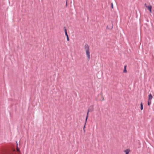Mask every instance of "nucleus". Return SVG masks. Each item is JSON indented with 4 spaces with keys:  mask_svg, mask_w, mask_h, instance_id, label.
I'll list each match as a JSON object with an SVG mask.
<instances>
[{
    "mask_svg": "<svg viewBox=\"0 0 154 154\" xmlns=\"http://www.w3.org/2000/svg\"><path fill=\"white\" fill-rule=\"evenodd\" d=\"M151 104V100H149L148 102V106H149Z\"/></svg>",
    "mask_w": 154,
    "mask_h": 154,
    "instance_id": "6e6552de",
    "label": "nucleus"
},
{
    "mask_svg": "<svg viewBox=\"0 0 154 154\" xmlns=\"http://www.w3.org/2000/svg\"><path fill=\"white\" fill-rule=\"evenodd\" d=\"M126 67H127V66L126 65H125L124 66V71H123V72H124V73H126L127 72V70H126Z\"/></svg>",
    "mask_w": 154,
    "mask_h": 154,
    "instance_id": "423d86ee",
    "label": "nucleus"
},
{
    "mask_svg": "<svg viewBox=\"0 0 154 154\" xmlns=\"http://www.w3.org/2000/svg\"><path fill=\"white\" fill-rule=\"evenodd\" d=\"M104 100V99H103H103H102V100Z\"/></svg>",
    "mask_w": 154,
    "mask_h": 154,
    "instance_id": "f3484780",
    "label": "nucleus"
},
{
    "mask_svg": "<svg viewBox=\"0 0 154 154\" xmlns=\"http://www.w3.org/2000/svg\"><path fill=\"white\" fill-rule=\"evenodd\" d=\"M86 122L85 121V123L84 126L83 127V130H84V132H85V125H86Z\"/></svg>",
    "mask_w": 154,
    "mask_h": 154,
    "instance_id": "9b49d317",
    "label": "nucleus"
},
{
    "mask_svg": "<svg viewBox=\"0 0 154 154\" xmlns=\"http://www.w3.org/2000/svg\"><path fill=\"white\" fill-rule=\"evenodd\" d=\"M144 5L146 7V6H147L146 3H145V4Z\"/></svg>",
    "mask_w": 154,
    "mask_h": 154,
    "instance_id": "dca6fc26",
    "label": "nucleus"
},
{
    "mask_svg": "<svg viewBox=\"0 0 154 154\" xmlns=\"http://www.w3.org/2000/svg\"><path fill=\"white\" fill-rule=\"evenodd\" d=\"M65 35L66 36V37L68 36V34L67 33V32L65 33Z\"/></svg>",
    "mask_w": 154,
    "mask_h": 154,
    "instance_id": "f8f14e48",
    "label": "nucleus"
},
{
    "mask_svg": "<svg viewBox=\"0 0 154 154\" xmlns=\"http://www.w3.org/2000/svg\"><path fill=\"white\" fill-rule=\"evenodd\" d=\"M111 8H113V4L112 3H111Z\"/></svg>",
    "mask_w": 154,
    "mask_h": 154,
    "instance_id": "ddd939ff",
    "label": "nucleus"
},
{
    "mask_svg": "<svg viewBox=\"0 0 154 154\" xmlns=\"http://www.w3.org/2000/svg\"><path fill=\"white\" fill-rule=\"evenodd\" d=\"M146 7L149 10L150 13H151V11H151V9H152V6L150 5H149L148 6H146Z\"/></svg>",
    "mask_w": 154,
    "mask_h": 154,
    "instance_id": "f03ea898",
    "label": "nucleus"
},
{
    "mask_svg": "<svg viewBox=\"0 0 154 154\" xmlns=\"http://www.w3.org/2000/svg\"><path fill=\"white\" fill-rule=\"evenodd\" d=\"M84 49L85 51L88 60V61L90 59V52L89 51V46L88 44H86L84 46Z\"/></svg>",
    "mask_w": 154,
    "mask_h": 154,
    "instance_id": "f257e3e1",
    "label": "nucleus"
},
{
    "mask_svg": "<svg viewBox=\"0 0 154 154\" xmlns=\"http://www.w3.org/2000/svg\"><path fill=\"white\" fill-rule=\"evenodd\" d=\"M63 29L64 31L65 32H67V29L65 27H64L63 28Z\"/></svg>",
    "mask_w": 154,
    "mask_h": 154,
    "instance_id": "9d476101",
    "label": "nucleus"
},
{
    "mask_svg": "<svg viewBox=\"0 0 154 154\" xmlns=\"http://www.w3.org/2000/svg\"><path fill=\"white\" fill-rule=\"evenodd\" d=\"M130 151V150L128 149H127L124 151V152L125 153V154H128Z\"/></svg>",
    "mask_w": 154,
    "mask_h": 154,
    "instance_id": "7ed1b4c3",
    "label": "nucleus"
},
{
    "mask_svg": "<svg viewBox=\"0 0 154 154\" xmlns=\"http://www.w3.org/2000/svg\"><path fill=\"white\" fill-rule=\"evenodd\" d=\"M89 111H91L92 112L93 110V106H90L88 110Z\"/></svg>",
    "mask_w": 154,
    "mask_h": 154,
    "instance_id": "39448f33",
    "label": "nucleus"
},
{
    "mask_svg": "<svg viewBox=\"0 0 154 154\" xmlns=\"http://www.w3.org/2000/svg\"><path fill=\"white\" fill-rule=\"evenodd\" d=\"M143 106L142 103H140V109L141 110H143Z\"/></svg>",
    "mask_w": 154,
    "mask_h": 154,
    "instance_id": "0eeeda50",
    "label": "nucleus"
},
{
    "mask_svg": "<svg viewBox=\"0 0 154 154\" xmlns=\"http://www.w3.org/2000/svg\"><path fill=\"white\" fill-rule=\"evenodd\" d=\"M17 151H19V149H17Z\"/></svg>",
    "mask_w": 154,
    "mask_h": 154,
    "instance_id": "2eb2a0df",
    "label": "nucleus"
},
{
    "mask_svg": "<svg viewBox=\"0 0 154 154\" xmlns=\"http://www.w3.org/2000/svg\"><path fill=\"white\" fill-rule=\"evenodd\" d=\"M89 110H88V112L87 113V116H86V120H85V121L86 122L87 121V119H88V113H89Z\"/></svg>",
    "mask_w": 154,
    "mask_h": 154,
    "instance_id": "1a4fd4ad",
    "label": "nucleus"
},
{
    "mask_svg": "<svg viewBox=\"0 0 154 154\" xmlns=\"http://www.w3.org/2000/svg\"><path fill=\"white\" fill-rule=\"evenodd\" d=\"M67 39L68 41H69V38L68 36L67 37Z\"/></svg>",
    "mask_w": 154,
    "mask_h": 154,
    "instance_id": "4468645a",
    "label": "nucleus"
},
{
    "mask_svg": "<svg viewBox=\"0 0 154 154\" xmlns=\"http://www.w3.org/2000/svg\"><path fill=\"white\" fill-rule=\"evenodd\" d=\"M148 97H149V99H148L149 100H151L152 99V95H151V94H149V95Z\"/></svg>",
    "mask_w": 154,
    "mask_h": 154,
    "instance_id": "20e7f679",
    "label": "nucleus"
}]
</instances>
